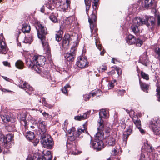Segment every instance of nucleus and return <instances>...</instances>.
I'll list each match as a JSON object with an SVG mask.
<instances>
[{"mask_svg":"<svg viewBox=\"0 0 160 160\" xmlns=\"http://www.w3.org/2000/svg\"><path fill=\"white\" fill-rule=\"evenodd\" d=\"M41 143L43 146L47 149L52 148L54 145L53 139L48 133L39 136Z\"/></svg>","mask_w":160,"mask_h":160,"instance_id":"nucleus-6","label":"nucleus"},{"mask_svg":"<svg viewBox=\"0 0 160 160\" xmlns=\"http://www.w3.org/2000/svg\"><path fill=\"white\" fill-rule=\"evenodd\" d=\"M1 117L2 121L5 123H7L9 122H12V119L11 116L5 114L1 115Z\"/></svg>","mask_w":160,"mask_h":160,"instance_id":"nucleus-29","label":"nucleus"},{"mask_svg":"<svg viewBox=\"0 0 160 160\" xmlns=\"http://www.w3.org/2000/svg\"><path fill=\"white\" fill-rule=\"evenodd\" d=\"M146 53H144L140 56L139 62L145 66H147V63L148 62V59Z\"/></svg>","mask_w":160,"mask_h":160,"instance_id":"nucleus-26","label":"nucleus"},{"mask_svg":"<svg viewBox=\"0 0 160 160\" xmlns=\"http://www.w3.org/2000/svg\"><path fill=\"white\" fill-rule=\"evenodd\" d=\"M132 120L137 128L141 126V122L137 115H134L132 118Z\"/></svg>","mask_w":160,"mask_h":160,"instance_id":"nucleus-27","label":"nucleus"},{"mask_svg":"<svg viewBox=\"0 0 160 160\" xmlns=\"http://www.w3.org/2000/svg\"><path fill=\"white\" fill-rule=\"evenodd\" d=\"M52 157L51 152L48 151L44 156L35 154L33 156H28L26 160H52Z\"/></svg>","mask_w":160,"mask_h":160,"instance_id":"nucleus-8","label":"nucleus"},{"mask_svg":"<svg viewBox=\"0 0 160 160\" xmlns=\"http://www.w3.org/2000/svg\"><path fill=\"white\" fill-rule=\"evenodd\" d=\"M99 0H84L86 6V12L88 14V10H89L91 6V2H92V6L93 8V11L92 14L90 18H88V22L90 25V28L91 30V31H93L92 28V24L94 26L96 24V17L95 13H96V10L98 5V2Z\"/></svg>","mask_w":160,"mask_h":160,"instance_id":"nucleus-2","label":"nucleus"},{"mask_svg":"<svg viewBox=\"0 0 160 160\" xmlns=\"http://www.w3.org/2000/svg\"><path fill=\"white\" fill-rule=\"evenodd\" d=\"M3 36L2 34H1L0 35V53L2 54H5L7 51L5 43L3 40L2 41V39L3 40Z\"/></svg>","mask_w":160,"mask_h":160,"instance_id":"nucleus-16","label":"nucleus"},{"mask_svg":"<svg viewBox=\"0 0 160 160\" xmlns=\"http://www.w3.org/2000/svg\"><path fill=\"white\" fill-rule=\"evenodd\" d=\"M115 73V71L114 70H112L111 71L108 72V74L109 75H113Z\"/></svg>","mask_w":160,"mask_h":160,"instance_id":"nucleus-61","label":"nucleus"},{"mask_svg":"<svg viewBox=\"0 0 160 160\" xmlns=\"http://www.w3.org/2000/svg\"><path fill=\"white\" fill-rule=\"evenodd\" d=\"M135 43L137 46L140 47L142 44L143 41L139 38H136Z\"/></svg>","mask_w":160,"mask_h":160,"instance_id":"nucleus-41","label":"nucleus"},{"mask_svg":"<svg viewBox=\"0 0 160 160\" xmlns=\"http://www.w3.org/2000/svg\"><path fill=\"white\" fill-rule=\"evenodd\" d=\"M53 5H50L49 3L46 4L47 7L50 10L56 7L58 10L61 11L66 12L69 8L70 4L68 0H56L53 1Z\"/></svg>","mask_w":160,"mask_h":160,"instance_id":"nucleus-4","label":"nucleus"},{"mask_svg":"<svg viewBox=\"0 0 160 160\" xmlns=\"http://www.w3.org/2000/svg\"><path fill=\"white\" fill-rule=\"evenodd\" d=\"M155 0H144V7L146 8H151Z\"/></svg>","mask_w":160,"mask_h":160,"instance_id":"nucleus-30","label":"nucleus"},{"mask_svg":"<svg viewBox=\"0 0 160 160\" xmlns=\"http://www.w3.org/2000/svg\"><path fill=\"white\" fill-rule=\"evenodd\" d=\"M116 82V80H114L109 82L108 84V89L112 88L114 86V83Z\"/></svg>","mask_w":160,"mask_h":160,"instance_id":"nucleus-40","label":"nucleus"},{"mask_svg":"<svg viewBox=\"0 0 160 160\" xmlns=\"http://www.w3.org/2000/svg\"><path fill=\"white\" fill-rule=\"evenodd\" d=\"M16 67L20 69H22L24 67L23 62L21 60H18L15 63Z\"/></svg>","mask_w":160,"mask_h":160,"instance_id":"nucleus-33","label":"nucleus"},{"mask_svg":"<svg viewBox=\"0 0 160 160\" xmlns=\"http://www.w3.org/2000/svg\"><path fill=\"white\" fill-rule=\"evenodd\" d=\"M40 73H40L42 76L44 77H45L46 78H47L48 79H50V76L49 74V72L48 71L45 70L42 72L40 70Z\"/></svg>","mask_w":160,"mask_h":160,"instance_id":"nucleus-35","label":"nucleus"},{"mask_svg":"<svg viewBox=\"0 0 160 160\" xmlns=\"http://www.w3.org/2000/svg\"><path fill=\"white\" fill-rule=\"evenodd\" d=\"M67 147L68 148V151L69 154L73 155L78 154V152L76 149V147L74 144L67 143Z\"/></svg>","mask_w":160,"mask_h":160,"instance_id":"nucleus-18","label":"nucleus"},{"mask_svg":"<svg viewBox=\"0 0 160 160\" xmlns=\"http://www.w3.org/2000/svg\"><path fill=\"white\" fill-rule=\"evenodd\" d=\"M74 128H72V129L68 130V132L70 135H73L74 134Z\"/></svg>","mask_w":160,"mask_h":160,"instance_id":"nucleus-51","label":"nucleus"},{"mask_svg":"<svg viewBox=\"0 0 160 160\" xmlns=\"http://www.w3.org/2000/svg\"><path fill=\"white\" fill-rule=\"evenodd\" d=\"M106 139V142L109 146H113L115 143V139L111 136H110V132L109 135L107 138H105Z\"/></svg>","mask_w":160,"mask_h":160,"instance_id":"nucleus-23","label":"nucleus"},{"mask_svg":"<svg viewBox=\"0 0 160 160\" xmlns=\"http://www.w3.org/2000/svg\"><path fill=\"white\" fill-rule=\"evenodd\" d=\"M63 33L62 31L60 30L58 32H57V34H56V40L58 42H59L61 40V37Z\"/></svg>","mask_w":160,"mask_h":160,"instance_id":"nucleus-36","label":"nucleus"},{"mask_svg":"<svg viewBox=\"0 0 160 160\" xmlns=\"http://www.w3.org/2000/svg\"><path fill=\"white\" fill-rule=\"evenodd\" d=\"M45 107L49 108H51L53 107V105L48 103L46 106H45Z\"/></svg>","mask_w":160,"mask_h":160,"instance_id":"nucleus-63","label":"nucleus"},{"mask_svg":"<svg viewBox=\"0 0 160 160\" xmlns=\"http://www.w3.org/2000/svg\"><path fill=\"white\" fill-rule=\"evenodd\" d=\"M78 37L77 36L73 37V36H70L69 35H66L65 37L62 41V45L63 47H66L68 46L69 43L72 42L74 43L73 46L75 47H77L78 45Z\"/></svg>","mask_w":160,"mask_h":160,"instance_id":"nucleus-9","label":"nucleus"},{"mask_svg":"<svg viewBox=\"0 0 160 160\" xmlns=\"http://www.w3.org/2000/svg\"><path fill=\"white\" fill-rule=\"evenodd\" d=\"M155 52L156 54H157L159 57H160V48L156 49Z\"/></svg>","mask_w":160,"mask_h":160,"instance_id":"nucleus-54","label":"nucleus"},{"mask_svg":"<svg viewBox=\"0 0 160 160\" xmlns=\"http://www.w3.org/2000/svg\"><path fill=\"white\" fill-rule=\"evenodd\" d=\"M91 96V94H85L83 95V98L85 101H87L89 100L90 97Z\"/></svg>","mask_w":160,"mask_h":160,"instance_id":"nucleus-48","label":"nucleus"},{"mask_svg":"<svg viewBox=\"0 0 160 160\" xmlns=\"http://www.w3.org/2000/svg\"><path fill=\"white\" fill-rule=\"evenodd\" d=\"M156 96L158 98V100L160 101V87H158L156 89Z\"/></svg>","mask_w":160,"mask_h":160,"instance_id":"nucleus-42","label":"nucleus"},{"mask_svg":"<svg viewBox=\"0 0 160 160\" xmlns=\"http://www.w3.org/2000/svg\"><path fill=\"white\" fill-rule=\"evenodd\" d=\"M145 155L142 153L141 154L139 160H145Z\"/></svg>","mask_w":160,"mask_h":160,"instance_id":"nucleus-60","label":"nucleus"},{"mask_svg":"<svg viewBox=\"0 0 160 160\" xmlns=\"http://www.w3.org/2000/svg\"><path fill=\"white\" fill-rule=\"evenodd\" d=\"M102 121H100L98 124V132L96 134L95 140L102 141L103 138H106L109 135V128H105L104 125L102 124Z\"/></svg>","mask_w":160,"mask_h":160,"instance_id":"nucleus-5","label":"nucleus"},{"mask_svg":"<svg viewBox=\"0 0 160 160\" xmlns=\"http://www.w3.org/2000/svg\"><path fill=\"white\" fill-rule=\"evenodd\" d=\"M76 49V48L74 46L73 47H72L70 52L65 53L64 56L66 59L68 61H72L74 60V52Z\"/></svg>","mask_w":160,"mask_h":160,"instance_id":"nucleus-17","label":"nucleus"},{"mask_svg":"<svg viewBox=\"0 0 160 160\" xmlns=\"http://www.w3.org/2000/svg\"><path fill=\"white\" fill-rule=\"evenodd\" d=\"M2 63L4 66H8L9 67H10V64L9 62L8 61H3L2 62Z\"/></svg>","mask_w":160,"mask_h":160,"instance_id":"nucleus-55","label":"nucleus"},{"mask_svg":"<svg viewBox=\"0 0 160 160\" xmlns=\"http://www.w3.org/2000/svg\"><path fill=\"white\" fill-rule=\"evenodd\" d=\"M76 136H74V135H69L68 136V139L71 141H74L76 138Z\"/></svg>","mask_w":160,"mask_h":160,"instance_id":"nucleus-52","label":"nucleus"},{"mask_svg":"<svg viewBox=\"0 0 160 160\" xmlns=\"http://www.w3.org/2000/svg\"><path fill=\"white\" fill-rule=\"evenodd\" d=\"M37 124L38 128L40 130L39 136L44 134H47L46 132L47 130V124L45 121L42 120H39L38 121Z\"/></svg>","mask_w":160,"mask_h":160,"instance_id":"nucleus-12","label":"nucleus"},{"mask_svg":"<svg viewBox=\"0 0 160 160\" xmlns=\"http://www.w3.org/2000/svg\"><path fill=\"white\" fill-rule=\"evenodd\" d=\"M141 74L142 77L144 79H145L147 80H149V76L148 74L145 73L143 72H141Z\"/></svg>","mask_w":160,"mask_h":160,"instance_id":"nucleus-43","label":"nucleus"},{"mask_svg":"<svg viewBox=\"0 0 160 160\" xmlns=\"http://www.w3.org/2000/svg\"><path fill=\"white\" fill-rule=\"evenodd\" d=\"M30 27L29 25L26 24H24L22 25V30L23 33H28L30 30Z\"/></svg>","mask_w":160,"mask_h":160,"instance_id":"nucleus-34","label":"nucleus"},{"mask_svg":"<svg viewBox=\"0 0 160 160\" xmlns=\"http://www.w3.org/2000/svg\"><path fill=\"white\" fill-rule=\"evenodd\" d=\"M45 60L43 56L36 55L33 57L32 62L28 58L26 59V62L28 68L34 70L37 73H40L41 68L39 67L44 64Z\"/></svg>","mask_w":160,"mask_h":160,"instance_id":"nucleus-1","label":"nucleus"},{"mask_svg":"<svg viewBox=\"0 0 160 160\" xmlns=\"http://www.w3.org/2000/svg\"><path fill=\"white\" fill-rule=\"evenodd\" d=\"M145 23L143 20L141 19L140 17H137L133 20V24L131 26V28L132 31L135 34L138 33L139 30L138 28V26L142 25Z\"/></svg>","mask_w":160,"mask_h":160,"instance_id":"nucleus-10","label":"nucleus"},{"mask_svg":"<svg viewBox=\"0 0 160 160\" xmlns=\"http://www.w3.org/2000/svg\"><path fill=\"white\" fill-rule=\"evenodd\" d=\"M32 41V36L31 35H29L25 38L23 42L26 43L30 44Z\"/></svg>","mask_w":160,"mask_h":160,"instance_id":"nucleus-37","label":"nucleus"},{"mask_svg":"<svg viewBox=\"0 0 160 160\" xmlns=\"http://www.w3.org/2000/svg\"><path fill=\"white\" fill-rule=\"evenodd\" d=\"M86 124H84L83 125V128H78L77 130V133L76 135V137L81 138L83 136L82 134L83 133H86V131L85 130L86 128L85 127Z\"/></svg>","mask_w":160,"mask_h":160,"instance_id":"nucleus-28","label":"nucleus"},{"mask_svg":"<svg viewBox=\"0 0 160 160\" xmlns=\"http://www.w3.org/2000/svg\"><path fill=\"white\" fill-rule=\"evenodd\" d=\"M96 24H95V25L93 26V25L92 24V28L93 30V31L92 32L91 30V31L92 33L91 35L93 36L94 32L96 33L97 32V29L95 27Z\"/></svg>","mask_w":160,"mask_h":160,"instance_id":"nucleus-47","label":"nucleus"},{"mask_svg":"<svg viewBox=\"0 0 160 160\" xmlns=\"http://www.w3.org/2000/svg\"><path fill=\"white\" fill-rule=\"evenodd\" d=\"M42 104L45 106L48 103L45 100V99L44 98H42Z\"/></svg>","mask_w":160,"mask_h":160,"instance_id":"nucleus-57","label":"nucleus"},{"mask_svg":"<svg viewBox=\"0 0 160 160\" xmlns=\"http://www.w3.org/2000/svg\"><path fill=\"white\" fill-rule=\"evenodd\" d=\"M117 153V150L114 148L112 151V154L113 155H115Z\"/></svg>","mask_w":160,"mask_h":160,"instance_id":"nucleus-62","label":"nucleus"},{"mask_svg":"<svg viewBox=\"0 0 160 160\" xmlns=\"http://www.w3.org/2000/svg\"><path fill=\"white\" fill-rule=\"evenodd\" d=\"M99 118L98 121V124L99 121L102 120V124L103 125V120L102 119L106 118L107 116V113L105 110L104 109H101L99 112Z\"/></svg>","mask_w":160,"mask_h":160,"instance_id":"nucleus-24","label":"nucleus"},{"mask_svg":"<svg viewBox=\"0 0 160 160\" xmlns=\"http://www.w3.org/2000/svg\"><path fill=\"white\" fill-rule=\"evenodd\" d=\"M132 124L130 125L123 132V140L124 141H127L128 136L131 134L132 129Z\"/></svg>","mask_w":160,"mask_h":160,"instance_id":"nucleus-20","label":"nucleus"},{"mask_svg":"<svg viewBox=\"0 0 160 160\" xmlns=\"http://www.w3.org/2000/svg\"><path fill=\"white\" fill-rule=\"evenodd\" d=\"M139 83L142 89L145 92H148V89L149 85L145 83L142 82L139 79Z\"/></svg>","mask_w":160,"mask_h":160,"instance_id":"nucleus-31","label":"nucleus"},{"mask_svg":"<svg viewBox=\"0 0 160 160\" xmlns=\"http://www.w3.org/2000/svg\"><path fill=\"white\" fill-rule=\"evenodd\" d=\"M20 122L21 124L24 126L25 127L27 126V122L25 119H23L21 120Z\"/></svg>","mask_w":160,"mask_h":160,"instance_id":"nucleus-46","label":"nucleus"},{"mask_svg":"<svg viewBox=\"0 0 160 160\" xmlns=\"http://www.w3.org/2000/svg\"><path fill=\"white\" fill-rule=\"evenodd\" d=\"M158 25H159L160 24V16H158Z\"/></svg>","mask_w":160,"mask_h":160,"instance_id":"nucleus-64","label":"nucleus"},{"mask_svg":"<svg viewBox=\"0 0 160 160\" xmlns=\"http://www.w3.org/2000/svg\"><path fill=\"white\" fill-rule=\"evenodd\" d=\"M18 86L19 87L23 89L26 92L28 93L29 94H30L31 93L30 92L33 91V88L32 87L30 86L26 82H24L23 84H18Z\"/></svg>","mask_w":160,"mask_h":160,"instance_id":"nucleus-19","label":"nucleus"},{"mask_svg":"<svg viewBox=\"0 0 160 160\" xmlns=\"http://www.w3.org/2000/svg\"><path fill=\"white\" fill-rule=\"evenodd\" d=\"M88 64V62L86 58L83 56H80L78 58L76 64L78 67L83 68L87 67Z\"/></svg>","mask_w":160,"mask_h":160,"instance_id":"nucleus-13","label":"nucleus"},{"mask_svg":"<svg viewBox=\"0 0 160 160\" xmlns=\"http://www.w3.org/2000/svg\"><path fill=\"white\" fill-rule=\"evenodd\" d=\"M126 40L127 42L129 45L135 43L136 38L131 34L128 35Z\"/></svg>","mask_w":160,"mask_h":160,"instance_id":"nucleus-25","label":"nucleus"},{"mask_svg":"<svg viewBox=\"0 0 160 160\" xmlns=\"http://www.w3.org/2000/svg\"><path fill=\"white\" fill-rule=\"evenodd\" d=\"M13 136L11 134H8L3 137V142L4 145L7 148L11 147L12 143Z\"/></svg>","mask_w":160,"mask_h":160,"instance_id":"nucleus-15","label":"nucleus"},{"mask_svg":"<svg viewBox=\"0 0 160 160\" xmlns=\"http://www.w3.org/2000/svg\"><path fill=\"white\" fill-rule=\"evenodd\" d=\"M125 92V90H118V95L122 96L124 95Z\"/></svg>","mask_w":160,"mask_h":160,"instance_id":"nucleus-50","label":"nucleus"},{"mask_svg":"<svg viewBox=\"0 0 160 160\" xmlns=\"http://www.w3.org/2000/svg\"><path fill=\"white\" fill-rule=\"evenodd\" d=\"M42 115L43 117H45L47 118H52V116L49 115L48 113L45 112H42Z\"/></svg>","mask_w":160,"mask_h":160,"instance_id":"nucleus-45","label":"nucleus"},{"mask_svg":"<svg viewBox=\"0 0 160 160\" xmlns=\"http://www.w3.org/2000/svg\"><path fill=\"white\" fill-rule=\"evenodd\" d=\"M145 149L146 151L148 152H151L152 151V148L151 146L148 144H145Z\"/></svg>","mask_w":160,"mask_h":160,"instance_id":"nucleus-44","label":"nucleus"},{"mask_svg":"<svg viewBox=\"0 0 160 160\" xmlns=\"http://www.w3.org/2000/svg\"><path fill=\"white\" fill-rule=\"evenodd\" d=\"M76 19L74 16H70L66 18L63 21V22L66 25H69L75 22Z\"/></svg>","mask_w":160,"mask_h":160,"instance_id":"nucleus-21","label":"nucleus"},{"mask_svg":"<svg viewBox=\"0 0 160 160\" xmlns=\"http://www.w3.org/2000/svg\"><path fill=\"white\" fill-rule=\"evenodd\" d=\"M90 147L97 151L101 150L104 148V144L102 141L94 140L92 141L90 136Z\"/></svg>","mask_w":160,"mask_h":160,"instance_id":"nucleus-11","label":"nucleus"},{"mask_svg":"<svg viewBox=\"0 0 160 160\" xmlns=\"http://www.w3.org/2000/svg\"><path fill=\"white\" fill-rule=\"evenodd\" d=\"M35 28L37 31L38 37L41 40L44 49L48 51L49 49V45L45 36L47 34L46 28L40 23H37L36 24Z\"/></svg>","mask_w":160,"mask_h":160,"instance_id":"nucleus-3","label":"nucleus"},{"mask_svg":"<svg viewBox=\"0 0 160 160\" xmlns=\"http://www.w3.org/2000/svg\"><path fill=\"white\" fill-rule=\"evenodd\" d=\"M113 68H115L118 75H119L121 73V70L119 68L117 67L116 66H113Z\"/></svg>","mask_w":160,"mask_h":160,"instance_id":"nucleus-49","label":"nucleus"},{"mask_svg":"<svg viewBox=\"0 0 160 160\" xmlns=\"http://www.w3.org/2000/svg\"><path fill=\"white\" fill-rule=\"evenodd\" d=\"M138 128L139 129V131L142 134H144L145 133V132L144 130L142 129L141 127H140V128Z\"/></svg>","mask_w":160,"mask_h":160,"instance_id":"nucleus-59","label":"nucleus"},{"mask_svg":"<svg viewBox=\"0 0 160 160\" xmlns=\"http://www.w3.org/2000/svg\"><path fill=\"white\" fill-rule=\"evenodd\" d=\"M96 46L98 48L99 50L101 51L102 49V46L101 44H98V42H97V40H96Z\"/></svg>","mask_w":160,"mask_h":160,"instance_id":"nucleus-56","label":"nucleus"},{"mask_svg":"<svg viewBox=\"0 0 160 160\" xmlns=\"http://www.w3.org/2000/svg\"><path fill=\"white\" fill-rule=\"evenodd\" d=\"M25 136L27 139L29 141L33 140L35 137L34 133L30 131L26 133Z\"/></svg>","mask_w":160,"mask_h":160,"instance_id":"nucleus-32","label":"nucleus"},{"mask_svg":"<svg viewBox=\"0 0 160 160\" xmlns=\"http://www.w3.org/2000/svg\"><path fill=\"white\" fill-rule=\"evenodd\" d=\"M91 111L89 110L87 112L81 114L80 116L78 115L75 117V119L78 120H82L86 119L88 117V115L90 113Z\"/></svg>","mask_w":160,"mask_h":160,"instance_id":"nucleus-22","label":"nucleus"},{"mask_svg":"<svg viewBox=\"0 0 160 160\" xmlns=\"http://www.w3.org/2000/svg\"><path fill=\"white\" fill-rule=\"evenodd\" d=\"M149 127L154 134L160 136V119L155 118L150 121Z\"/></svg>","mask_w":160,"mask_h":160,"instance_id":"nucleus-7","label":"nucleus"},{"mask_svg":"<svg viewBox=\"0 0 160 160\" xmlns=\"http://www.w3.org/2000/svg\"><path fill=\"white\" fill-rule=\"evenodd\" d=\"M68 88H70V86L69 84H67L63 88L61 89L62 92L67 96L68 95Z\"/></svg>","mask_w":160,"mask_h":160,"instance_id":"nucleus-39","label":"nucleus"},{"mask_svg":"<svg viewBox=\"0 0 160 160\" xmlns=\"http://www.w3.org/2000/svg\"><path fill=\"white\" fill-rule=\"evenodd\" d=\"M107 67L106 66H103L101 68H100V69L99 71H101L103 72L107 69Z\"/></svg>","mask_w":160,"mask_h":160,"instance_id":"nucleus-58","label":"nucleus"},{"mask_svg":"<svg viewBox=\"0 0 160 160\" xmlns=\"http://www.w3.org/2000/svg\"><path fill=\"white\" fill-rule=\"evenodd\" d=\"M33 143L34 146L36 145L39 142V140L38 139H36L35 140L34 139L31 141Z\"/></svg>","mask_w":160,"mask_h":160,"instance_id":"nucleus-53","label":"nucleus"},{"mask_svg":"<svg viewBox=\"0 0 160 160\" xmlns=\"http://www.w3.org/2000/svg\"><path fill=\"white\" fill-rule=\"evenodd\" d=\"M141 19L143 20L145 22V23L144 24H146L147 26L151 28H152L155 25V19L153 17L151 16H146L145 18H141Z\"/></svg>","mask_w":160,"mask_h":160,"instance_id":"nucleus-14","label":"nucleus"},{"mask_svg":"<svg viewBox=\"0 0 160 160\" xmlns=\"http://www.w3.org/2000/svg\"><path fill=\"white\" fill-rule=\"evenodd\" d=\"M57 14H54L53 13H52L49 16V18L53 22H58V20L57 18Z\"/></svg>","mask_w":160,"mask_h":160,"instance_id":"nucleus-38","label":"nucleus"}]
</instances>
